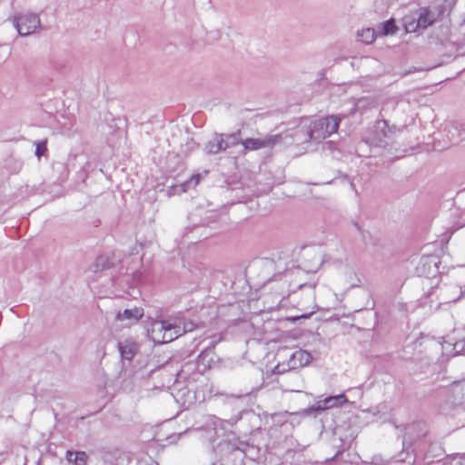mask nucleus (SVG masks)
<instances>
[{
	"label": "nucleus",
	"instance_id": "1",
	"mask_svg": "<svg viewBox=\"0 0 465 465\" xmlns=\"http://www.w3.org/2000/svg\"><path fill=\"white\" fill-rule=\"evenodd\" d=\"M148 337L157 344L170 342L183 335V330L175 324L174 317L165 321L152 322L147 329Z\"/></svg>",
	"mask_w": 465,
	"mask_h": 465
},
{
	"label": "nucleus",
	"instance_id": "2",
	"mask_svg": "<svg viewBox=\"0 0 465 465\" xmlns=\"http://www.w3.org/2000/svg\"><path fill=\"white\" fill-rule=\"evenodd\" d=\"M10 21L20 36H28L35 34L41 26L39 15L31 11L15 13Z\"/></svg>",
	"mask_w": 465,
	"mask_h": 465
},
{
	"label": "nucleus",
	"instance_id": "3",
	"mask_svg": "<svg viewBox=\"0 0 465 465\" xmlns=\"http://www.w3.org/2000/svg\"><path fill=\"white\" fill-rule=\"evenodd\" d=\"M341 118L338 116H328L314 121L307 134L306 140L322 141L338 130Z\"/></svg>",
	"mask_w": 465,
	"mask_h": 465
},
{
	"label": "nucleus",
	"instance_id": "4",
	"mask_svg": "<svg viewBox=\"0 0 465 465\" xmlns=\"http://www.w3.org/2000/svg\"><path fill=\"white\" fill-rule=\"evenodd\" d=\"M395 129L389 127L384 120L377 121L373 129L367 136V142L377 146H383L394 136Z\"/></svg>",
	"mask_w": 465,
	"mask_h": 465
},
{
	"label": "nucleus",
	"instance_id": "5",
	"mask_svg": "<svg viewBox=\"0 0 465 465\" xmlns=\"http://www.w3.org/2000/svg\"><path fill=\"white\" fill-rule=\"evenodd\" d=\"M279 135H268L262 138H248L242 142L243 152L255 151L262 148L272 147L279 143Z\"/></svg>",
	"mask_w": 465,
	"mask_h": 465
},
{
	"label": "nucleus",
	"instance_id": "6",
	"mask_svg": "<svg viewBox=\"0 0 465 465\" xmlns=\"http://www.w3.org/2000/svg\"><path fill=\"white\" fill-rule=\"evenodd\" d=\"M143 316V308L134 307L131 309H124V311H118L115 313L114 320L115 322H120L123 326L129 327L137 323Z\"/></svg>",
	"mask_w": 465,
	"mask_h": 465
},
{
	"label": "nucleus",
	"instance_id": "7",
	"mask_svg": "<svg viewBox=\"0 0 465 465\" xmlns=\"http://www.w3.org/2000/svg\"><path fill=\"white\" fill-rule=\"evenodd\" d=\"M347 402H348V400L344 394L330 396V397L325 398L322 401H318L315 405H312V407L308 408L304 411L306 413H310L312 411H325V410L335 408V407H341Z\"/></svg>",
	"mask_w": 465,
	"mask_h": 465
},
{
	"label": "nucleus",
	"instance_id": "8",
	"mask_svg": "<svg viewBox=\"0 0 465 465\" xmlns=\"http://www.w3.org/2000/svg\"><path fill=\"white\" fill-rule=\"evenodd\" d=\"M312 360L310 352L298 350L292 352L288 361L289 369H297L308 365Z\"/></svg>",
	"mask_w": 465,
	"mask_h": 465
},
{
	"label": "nucleus",
	"instance_id": "9",
	"mask_svg": "<svg viewBox=\"0 0 465 465\" xmlns=\"http://www.w3.org/2000/svg\"><path fill=\"white\" fill-rule=\"evenodd\" d=\"M119 351L122 358L131 361L138 351V344L132 339L119 342Z\"/></svg>",
	"mask_w": 465,
	"mask_h": 465
},
{
	"label": "nucleus",
	"instance_id": "10",
	"mask_svg": "<svg viewBox=\"0 0 465 465\" xmlns=\"http://www.w3.org/2000/svg\"><path fill=\"white\" fill-rule=\"evenodd\" d=\"M223 134H215L206 144L205 150L208 153L214 154L226 150Z\"/></svg>",
	"mask_w": 465,
	"mask_h": 465
},
{
	"label": "nucleus",
	"instance_id": "11",
	"mask_svg": "<svg viewBox=\"0 0 465 465\" xmlns=\"http://www.w3.org/2000/svg\"><path fill=\"white\" fill-rule=\"evenodd\" d=\"M417 17L419 29L427 28L435 20V15L432 13H430L427 8L420 9Z\"/></svg>",
	"mask_w": 465,
	"mask_h": 465
},
{
	"label": "nucleus",
	"instance_id": "12",
	"mask_svg": "<svg viewBox=\"0 0 465 465\" xmlns=\"http://www.w3.org/2000/svg\"><path fill=\"white\" fill-rule=\"evenodd\" d=\"M345 287L347 289L355 288L360 285V279L351 268H346L344 272Z\"/></svg>",
	"mask_w": 465,
	"mask_h": 465
},
{
	"label": "nucleus",
	"instance_id": "13",
	"mask_svg": "<svg viewBox=\"0 0 465 465\" xmlns=\"http://www.w3.org/2000/svg\"><path fill=\"white\" fill-rule=\"evenodd\" d=\"M66 458L75 465H85L87 461V455L83 451H67Z\"/></svg>",
	"mask_w": 465,
	"mask_h": 465
},
{
	"label": "nucleus",
	"instance_id": "14",
	"mask_svg": "<svg viewBox=\"0 0 465 465\" xmlns=\"http://www.w3.org/2000/svg\"><path fill=\"white\" fill-rule=\"evenodd\" d=\"M379 35V33L372 28L362 29L358 33V39L364 44H371L375 38Z\"/></svg>",
	"mask_w": 465,
	"mask_h": 465
},
{
	"label": "nucleus",
	"instance_id": "15",
	"mask_svg": "<svg viewBox=\"0 0 465 465\" xmlns=\"http://www.w3.org/2000/svg\"><path fill=\"white\" fill-rule=\"evenodd\" d=\"M417 18L413 15H406L403 18V25L407 33H414L419 29Z\"/></svg>",
	"mask_w": 465,
	"mask_h": 465
},
{
	"label": "nucleus",
	"instance_id": "16",
	"mask_svg": "<svg viewBox=\"0 0 465 465\" xmlns=\"http://www.w3.org/2000/svg\"><path fill=\"white\" fill-rule=\"evenodd\" d=\"M397 31V26L395 25L394 20L391 19L383 23L381 26V31H379V35H393Z\"/></svg>",
	"mask_w": 465,
	"mask_h": 465
},
{
	"label": "nucleus",
	"instance_id": "17",
	"mask_svg": "<svg viewBox=\"0 0 465 465\" xmlns=\"http://www.w3.org/2000/svg\"><path fill=\"white\" fill-rule=\"evenodd\" d=\"M174 322L183 330V334L192 331L195 328V324L193 322H185L182 317H174Z\"/></svg>",
	"mask_w": 465,
	"mask_h": 465
},
{
	"label": "nucleus",
	"instance_id": "18",
	"mask_svg": "<svg viewBox=\"0 0 465 465\" xmlns=\"http://www.w3.org/2000/svg\"><path fill=\"white\" fill-rule=\"evenodd\" d=\"M242 141L240 140L238 134H232L228 135H224V143L223 144H226V149L237 145L239 143H242Z\"/></svg>",
	"mask_w": 465,
	"mask_h": 465
},
{
	"label": "nucleus",
	"instance_id": "19",
	"mask_svg": "<svg viewBox=\"0 0 465 465\" xmlns=\"http://www.w3.org/2000/svg\"><path fill=\"white\" fill-rule=\"evenodd\" d=\"M453 355H459L465 352V341H460L453 344Z\"/></svg>",
	"mask_w": 465,
	"mask_h": 465
},
{
	"label": "nucleus",
	"instance_id": "20",
	"mask_svg": "<svg viewBox=\"0 0 465 465\" xmlns=\"http://www.w3.org/2000/svg\"><path fill=\"white\" fill-rule=\"evenodd\" d=\"M201 174H195L193 176H192L191 180L184 183L182 186H183V192H186L188 187L193 183V185H197L200 182V179H201Z\"/></svg>",
	"mask_w": 465,
	"mask_h": 465
},
{
	"label": "nucleus",
	"instance_id": "21",
	"mask_svg": "<svg viewBox=\"0 0 465 465\" xmlns=\"http://www.w3.org/2000/svg\"><path fill=\"white\" fill-rule=\"evenodd\" d=\"M283 371H285V369H284V368L281 369V366H280V365H277V366L275 367V372H276V373H282V372H283Z\"/></svg>",
	"mask_w": 465,
	"mask_h": 465
},
{
	"label": "nucleus",
	"instance_id": "22",
	"mask_svg": "<svg viewBox=\"0 0 465 465\" xmlns=\"http://www.w3.org/2000/svg\"><path fill=\"white\" fill-rule=\"evenodd\" d=\"M450 344H448V345H447L446 343H445V344H443V345H442V349H443V351H444L445 352H447V351H448V347H450Z\"/></svg>",
	"mask_w": 465,
	"mask_h": 465
},
{
	"label": "nucleus",
	"instance_id": "23",
	"mask_svg": "<svg viewBox=\"0 0 465 465\" xmlns=\"http://www.w3.org/2000/svg\"><path fill=\"white\" fill-rule=\"evenodd\" d=\"M41 151H42V148L40 147V145H38L37 148H36V154L38 156L41 154Z\"/></svg>",
	"mask_w": 465,
	"mask_h": 465
},
{
	"label": "nucleus",
	"instance_id": "24",
	"mask_svg": "<svg viewBox=\"0 0 465 465\" xmlns=\"http://www.w3.org/2000/svg\"><path fill=\"white\" fill-rule=\"evenodd\" d=\"M356 110H357V109H356L355 107L351 108V114L355 113V112H356Z\"/></svg>",
	"mask_w": 465,
	"mask_h": 465
},
{
	"label": "nucleus",
	"instance_id": "25",
	"mask_svg": "<svg viewBox=\"0 0 465 465\" xmlns=\"http://www.w3.org/2000/svg\"><path fill=\"white\" fill-rule=\"evenodd\" d=\"M428 260H429L428 258H424V259H422V261L424 262V264H426V263H427Z\"/></svg>",
	"mask_w": 465,
	"mask_h": 465
}]
</instances>
